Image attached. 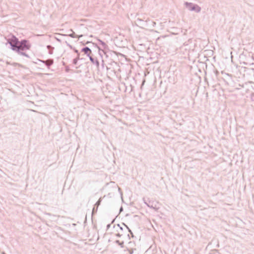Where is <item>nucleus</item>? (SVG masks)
<instances>
[{"label":"nucleus","instance_id":"7ed1b4c3","mask_svg":"<svg viewBox=\"0 0 254 254\" xmlns=\"http://www.w3.org/2000/svg\"><path fill=\"white\" fill-rule=\"evenodd\" d=\"M114 229H115V231H116V232H118V233H116V234L117 236H119V237H121V236H122L123 235V234L120 233L119 232V231L120 230H122V228H121V227H119V226H117L116 227H115V228H114Z\"/></svg>","mask_w":254,"mask_h":254},{"label":"nucleus","instance_id":"f257e3e1","mask_svg":"<svg viewBox=\"0 0 254 254\" xmlns=\"http://www.w3.org/2000/svg\"><path fill=\"white\" fill-rule=\"evenodd\" d=\"M8 42L12 47V50L16 51L19 54L28 57L25 54L26 51L30 49L31 45L29 42L25 40L19 41L18 39L15 36H12L8 39Z\"/></svg>","mask_w":254,"mask_h":254},{"label":"nucleus","instance_id":"20e7f679","mask_svg":"<svg viewBox=\"0 0 254 254\" xmlns=\"http://www.w3.org/2000/svg\"><path fill=\"white\" fill-rule=\"evenodd\" d=\"M89 59H90V61H91L92 63H93V62H94V60H93V59L92 58V57H91V55H90V57H89Z\"/></svg>","mask_w":254,"mask_h":254},{"label":"nucleus","instance_id":"f03ea898","mask_svg":"<svg viewBox=\"0 0 254 254\" xmlns=\"http://www.w3.org/2000/svg\"><path fill=\"white\" fill-rule=\"evenodd\" d=\"M82 51L83 52H84V53L86 55H87L88 57H90V55L92 53V52L90 50V49L89 48H88V47H85L84 48H83L82 50Z\"/></svg>","mask_w":254,"mask_h":254},{"label":"nucleus","instance_id":"39448f33","mask_svg":"<svg viewBox=\"0 0 254 254\" xmlns=\"http://www.w3.org/2000/svg\"><path fill=\"white\" fill-rule=\"evenodd\" d=\"M99 203H100V200H99V201H98V204H99Z\"/></svg>","mask_w":254,"mask_h":254}]
</instances>
